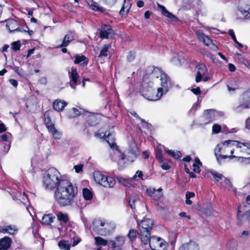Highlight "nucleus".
I'll list each match as a JSON object with an SVG mask.
<instances>
[{
	"label": "nucleus",
	"instance_id": "5",
	"mask_svg": "<svg viewBox=\"0 0 250 250\" xmlns=\"http://www.w3.org/2000/svg\"><path fill=\"white\" fill-rule=\"evenodd\" d=\"M92 229L98 234L106 235L110 232L109 224L100 219H95L93 222Z\"/></svg>",
	"mask_w": 250,
	"mask_h": 250
},
{
	"label": "nucleus",
	"instance_id": "20",
	"mask_svg": "<svg viewBox=\"0 0 250 250\" xmlns=\"http://www.w3.org/2000/svg\"><path fill=\"white\" fill-rule=\"evenodd\" d=\"M17 227L15 225H9L5 227H0V232L2 233H7L9 234L14 235L18 231Z\"/></svg>",
	"mask_w": 250,
	"mask_h": 250
},
{
	"label": "nucleus",
	"instance_id": "25",
	"mask_svg": "<svg viewBox=\"0 0 250 250\" xmlns=\"http://www.w3.org/2000/svg\"><path fill=\"white\" fill-rule=\"evenodd\" d=\"M68 76L71 81L77 84L79 77L77 69L73 67L71 68L70 70L68 71Z\"/></svg>",
	"mask_w": 250,
	"mask_h": 250
},
{
	"label": "nucleus",
	"instance_id": "12",
	"mask_svg": "<svg viewBox=\"0 0 250 250\" xmlns=\"http://www.w3.org/2000/svg\"><path fill=\"white\" fill-rule=\"evenodd\" d=\"M237 217L239 220L248 219L250 217V205H244L239 207Z\"/></svg>",
	"mask_w": 250,
	"mask_h": 250
},
{
	"label": "nucleus",
	"instance_id": "55",
	"mask_svg": "<svg viewBox=\"0 0 250 250\" xmlns=\"http://www.w3.org/2000/svg\"><path fill=\"white\" fill-rule=\"evenodd\" d=\"M135 53L132 52H129V53L128 54V55L127 56V59L128 61L131 62L133 60H134V59H135Z\"/></svg>",
	"mask_w": 250,
	"mask_h": 250
},
{
	"label": "nucleus",
	"instance_id": "24",
	"mask_svg": "<svg viewBox=\"0 0 250 250\" xmlns=\"http://www.w3.org/2000/svg\"><path fill=\"white\" fill-rule=\"evenodd\" d=\"M227 86L229 92H233L239 88L237 81L234 78H231L229 80Z\"/></svg>",
	"mask_w": 250,
	"mask_h": 250
},
{
	"label": "nucleus",
	"instance_id": "43",
	"mask_svg": "<svg viewBox=\"0 0 250 250\" xmlns=\"http://www.w3.org/2000/svg\"><path fill=\"white\" fill-rule=\"evenodd\" d=\"M155 157L160 162L162 163L163 162L164 159L162 156V150L160 147H158L156 150Z\"/></svg>",
	"mask_w": 250,
	"mask_h": 250
},
{
	"label": "nucleus",
	"instance_id": "58",
	"mask_svg": "<svg viewBox=\"0 0 250 250\" xmlns=\"http://www.w3.org/2000/svg\"><path fill=\"white\" fill-rule=\"evenodd\" d=\"M204 74L201 73L200 72H197V75L195 78V81L196 83H198L201 81L203 78V75Z\"/></svg>",
	"mask_w": 250,
	"mask_h": 250
},
{
	"label": "nucleus",
	"instance_id": "13",
	"mask_svg": "<svg viewBox=\"0 0 250 250\" xmlns=\"http://www.w3.org/2000/svg\"><path fill=\"white\" fill-rule=\"evenodd\" d=\"M160 80L161 87L159 88L161 89V92H162V94H163V93H166L168 91V88L171 86L170 79L168 76L165 73V74L161 75Z\"/></svg>",
	"mask_w": 250,
	"mask_h": 250
},
{
	"label": "nucleus",
	"instance_id": "35",
	"mask_svg": "<svg viewBox=\"0 0 250 250\" xmlns=\"http://www.w3.org/2000/svg\"><path fill=\"white\" fill-rule=\"evenodd\" d=\"M83 112L82 111H80L76 108L73 107L68 112V116L69 118H75L76 117L81 114L83 115Z\"/></svg>",
	"mask_w": 250,
	"mask_h": 250
},
{
	"label": "nucleus",
	"instance_id": "40",
	"mask_svg": "<svg viewBox=\"0 0 250 250\" xmlns=\"http://www.w3.org/2000/svg\"><path fill=\"white\" fill-rule=\"evenodd\" d=\"M118 182L125 187H129L131 185V180L125 179L122 177H117Z\"/></svg>",
	"mask_w": 250,
	"mask_h": 250
},
{
	"label": "nucleus",
	"instance_id": "50",
	"mask_svg": "<svg viewBox=\"0 0 250 250\" xmlns=\"http://www.w3.org/2000/svg\"><path fill=\"white\" fill-rule=\"evenodd\" d=\"M21 47L20 41L13 42L11 44V48L14 51L20 50Z\"/></svg>",
	"mask_w": 250,
	"mask_h": 250
},
{
	"label": "nucleus",
	"instance_id": "64",
	"mask_svg": "<svg viewBox=\"0 0 250 250\" xmlns=\"http://www.w3.org/2000/svg\"><path fill=\"white\" fill-rule=\"evenodd\" d=\"M195 194L194 192L188 191L186 194V198H190L194 197Z\"/></svg>",
	"mask_w": 250,
	"mask_h": 250
},
{
	"label": "nucleus",
	"instance_id": "33",
	"mask_svg": "<svg viewBox=\"0 0 250 250\" xmlns=\"http://www.w3.org/2000/svg\"><path fill=\"white\" fill-rule=\"evenodd\" d=\"M87 3L93 10L101 12L104 11V9L103 7L99 6L98 3L94 2L93 0H88Z\"/></svg>",
	"mask_w": 250,
	"mask_h": 250
},
{
	"label": "nucleus",
	"instance_id": "11",
	"mask_svg": "<svg viewBox=\"0 0 250 250\" xmlns=\"http://www.w3.org/2000/svg\"><path fill=\"white\" fill-rule=\"evenodd\" d=\"M6 27L10 33L18 31L26 32V30L24 28V26L20 25L18 22L14 19L9 20L6 23Z\"/></svg>",
	"mask_w": 250,
	"mask_h": 250
},
{
	"label": "nucleus",
	"instance_id": "39",
	"mask_svg": "<svg viewBox=\"0 0 250 250\" xmlns=\"http://www.w3.org/2000/svg\"><path fill=\"white\" fill-rule=\"evenodd\" d=\"M162 74H165V73L161 71V70H160L159 68L156 67L153 69L150 75L152 78H158L159 77H160L161 78V75H162Z\"/></svg>",
	"mask_w": 250,
	"mask_h": 250
},
{
	"label": "nucleus",
	"instance_id": "27",
	"mask_svg": "<svg viewBox=\"0 0 250 250\" xmlns=\"http://www.w3.org/2000/svg\"><path fill=\"white\" fill-rule=\"evenodd\" d=\"M125 241L124 237L118 236L115 238V240L110 241L111 247L113 248H119L124 245Z\"/></svg>",
	"mask_w": 250,
	"mask_h": 250
},
{
	"label": "nucleus",
	"instance_id": "1",
	"mask_svg": "<svg viewBox=\"0 0 250 250\" xmlns=\"http://www.w3.org/2000/svg\"><path fill=\"white\" fill-rule=\"evenodd\" d=\"M77 194V188L68 180H62L54 192V199L61 207L70 206Z\"/></svg>",
	"mask_w": 250,
	"mask_h": 250
},
{
	"label": "nucleus",
	"instance_id": "19",
	"mask_svg": "<svg viewBox=\"0 0 250 250\" xmlns=\"http://www.w3.org/2000/svg\"><path fill=\"white\" fill-rule=\"evenodd\" d=\"M198 245L194 242L189 241L188 243L182 245L179 250H199Z\"/></svg>",
	"mask_w": 250,
	"mask_h": 250
},
{
	"label": "nucleus",
	"instance_id": "29",
	"mask_svg": "<svg viewBox=\"0 0 250 250\" xmlns=\"http://www.w3.org/2000/svg\"><path fill=\"white\" fill-rule=\"evenodd\" d=\"M74 62L75 64H79L83 62L82 64L86 65L88 62V59L84 55H76L75 57Z\"/></svg>",
	"mask_w": 250,
	"mask_h": 250
},
{
	"label": "nucleus",
	"instance_id": "62",
	"mask_svg": "<svg viewBox=\"0 0 250 250\" xmlns=\"http://www.w3.org/2000/svg\"><path fill=\"white\" fill-rule=\"evenodd\" d=\"M104 1L107 4L111 6L116 2L117 0H104Z\"/></svg>",
	"mask_w": 250,
	"mask_h": 250
},
{
	"label": "nucleus",
	"instance_id": "21",
	"mask_svg": "<svg viewBox=\"0 0 250 250\" xmlns=\"http://www.w3.org/2000/svg\"><path fill=\"white\" fill-rule=\"evenodd\" d=\"M67 104L66 102L61 100H56L53 103L54 110L59 112L62 111Z\"/></svg>",
	"mask_w": 250,
	"mask_h": 250
},
{
	"label": "nucleus",
	"instance_id": "44",
	"mask_svg": "<svg viewBox=\"0 0 250 250\" xmlns=\"http://www.w3.org/2000/svg\"><path fill=\"white\" fill-rule=\"evenodd\" d=\"M211 174L213 176V178L216 182H218L220 180L223 181L225 177L222 174L217 173L214 171H211Z\"/></svg>",
	"mask_w": 250,
	"mask_h": 250
},
{
	"label": "nucleus",
	"instance_id": "9",
	"mask_svg": "<svg viewBox=\"0 0 250 250\" xmlns=\"http://www.w3.org/2000/svg\"><path fill=\"white\" fill-rule=\"evenodd\" d=\"M161 88H158L157 91L151 87L144 88L143 90L144 96L149 101H157L162 96V92H161Z\"/></svg>",
	"mask_w": 250,
	"mask_h": 250
},
{
	"label": "nucleus",
	"instance_id": "51",
	"mask_svg": "<svg viewBox=\"0 0 250 250\" xmlns=\"http://www.w3.org/2000/svg\"><path fill=\"white\" fill-rule=\"evenodd\" d=\"M238 60L241 63L245 65L246 66L250 65L249 60H247L245 57H243L242 55L239 57Z\"/></svg>",
	"mask_w": 250,
	"mask_h": 250
},
{
	"label": "nucleus",
	"instance_id": "10",
	"mask_svg": "<svg viewBox=\"0 0 250 250\" xmlns=\"http://www.w3.org/2000/svg\"><path fill=\"white\" fill-rule=\"evenodd\" d=\"M195 34L198 39L206 45L209 47L210 48L213 50H215L217 49V46L213 43L212 41L208 36L206 35L202 30H196Z\"/></svg>",
	"mask_w": 250,
	"mask_h": 250
},
{
	"label": "nucleus",
	"instance_id": "4",
	"mask_svg": "<svg viewBox=\"0 0 250 250\" xmlns=\"http://www.w3.org/2000/svg\"><path fill=\"white\" fill-rule=\"evenodd\" d=\"M140 236L142 244L145 246L148 244V237L151 235L154 222L149 218H145L141 222H138Z\"/></svg>",
	"mask_w": 250,
	"mask_h": 250
},
{
	"label": "nucleus",
	"instance_id": "23",
	"mask_svg": "<svg viewBox=\"0 0 250 250\" xmlns=\"http://www.w3.org/2000/svg\"><path fill=\"white\" fill-rule=\"evenodd\" d=\"M12 240L10 238L5 236L0 239V250H6L11 246Z\"/></svg>",
	"mask_w": 250,
	"mask_h": 250
},
{
	"label": "nucleus",
	"instance_id": "3",
	"mask_svg": "<svg viewBox=\"0 0 250 250\" xmlns=\"http://www.w3.org/2000/svg\"><path fill=\"white\" fill-rule=\"evenodd\" d=\"M65 179L57 169L51 167L44 174L42 179L43 186L45 189L53 190L58 187L62 180Z\"/></svg>",
	"mask_w": 250,
	"mask_h": 250
},
{
	"label": "nucleus",
	"instance_id": "16",
	"mask_svg": "<svg viewBox=\"0 0 250 250\" xmlns=\"http://www.w3.org/2000/svg\"><path fill=\"white\" fill-rule=\"evenodd\" d=\"M113 33V31L110 25L103 24L100 31V37L102 39H107Z\"/></svg>",
	"mask_w": 250,
	"mask_h": 250
},
{
	"label": "nucleus",
	"instance_id": "6",
	"mask_svg": "<svg viewBox=\"0 0 250 250\" xmlns=\"http://www.w3.org/2000/svg\"><path fill=\"white\" fill-rule=\"evenodd\" d=\"M95 181L105 188H113L116 181L112 177H107L102 173L97 172L94 175Z\"/></svg>",
	"mask_w": 250,
	"mask_h": 250
},
{
	"label": "nucleus",
	"instance_id": "54",
	"mask_svg": "<svg viewBox=\"0 0 250 250\" xmlns=\"http://www.w3.org/2000/svg\"><path fill=\"white\" fill-rule=\"evenodd\" d=\"M162 190V188H160L157 190L154 188H153L152 189H147V191H149L151 193V196L152 197L155 196V192L161 193Z\"/></svg>",
	"mask_w": 250,
	"mask_h": 250
},
{
	"label": "nucleus",
	"instance_id": "48",
	"mask_svg": "<svg viewBox=\"0 0 250 250\" xmlns=\"http://www.w3.org/2000/svg\"><path fill=\"white\" fill-rule=\"evenodd\" d=\"M223 132L225 134L235 133L237 131L236 128H229L227 126H223Z\"/></svg>",
	"mask_w": 250,
	"mask_h": 250
},
{
	"label": "nucleus",
	"instance_id": "36",
	"mask_svg": "<svg viewBox=\"0 0 250 250\" xmlns=\"http://www.w3.org/2000/svg\"><path fill=\"white\" fill-rule=\"evenodd\" d=\"M58 246L61 250H69L71 244L67 241L61 240L58 243Z\"/></svg>",
	"mask_w": 250,
	"mask_h": 250
},
{
	"label": "nucleus",
	"instance_id": "61",
	"mask_svg": "<svg viewBox=\"0 0 250 250\" xmlns=\"http://www.w3.org/2000/svg\"><path fill=\"white\" fill-rule=\"evenodd\" d=\"M192 166L193 167V170L194 171V172H197V173H200V169L199 167L196 164H193Z\"/></svg>",
	"mask_w": 250,
	"mask_h": 250
},
{
	"label": "nucleus",
	"instance_id": "52",
	"mask_svg": "<svg viewBox=\"0 0 250 250\" xmlns=\"http://www.w3.org/2000/svg\"><path fill=\"white\" fill-rule=\"evenodd\" d=\"M11 136L10 133L7 132L0 136V138L4 142H8V139Z\"/></svg>",
	"mask_w": 250,
	"mask_h": 250
},
{
	"label": "nucleus",
	"instance_id": "34",
	"mask_svg": "<svg viewBox=\"0 0 250 250\" xmlns=\"http://www.w3.org/2000/svg\"><path fill=\"white\" fill-rule=\"evenodd\" d=\"M227 247L229 250H236L238 247L237 241L233 238L230 239L227 244Z\"/></svg>",
	"mask_w": 250,
	"mask_h": 250
},
{
	"label": "nucleus",
	"instance_id": "17",
	"mask_svg": "<svg viewBox=\"0 0 250 250\" xmlns=\"http://www.w3.org/2000/svg\"><path fill=\"white\" fill-rule=\"evenodd\" d=\"M219 115H221V113L213 109H207L204 112V117L208 121L207 123H209L210 121L214 119L216 117Z\"/></svg>",
	"mask_w": 250,
	"mask_h": 250
},
{
	"label": "nucleus",
	"instance_id": "32",
	"mask_svg": "<svg viewBox=\"0 0 250 250\" xmlns=\"http://www.w3.org/2000/svg\"><path fill=\"white\" fill-rule=\"evenodd\" d=\"M95 136L96 137L100 138H104L105 139H109L110 136H111V134L109 132V131L107 132L104 131V129L103 128L100 129L98 132L95 133Z\"/></svg>",
	"mask_w": 250,
	"mask_h": 250
},
{
	"label": "nucleus",
	"instance_id": "8",
	"mask_svg": "<svg viewBox=\"0 0 250 250\" xmlns=\"http://www.w3.org/2000/svg\"><path fill=\"white\" fill-rule=\"evenodd\" d=\"M240 104L235 108V111L240 112L242 109L250 107V89L244 92L239 99Z\"/></svg>",
	"mask_w": 250,
	"mask_h": 250
},
{
	"label": "nucleus",
	"instance_id": "42",
	"mask_svg": "<svg viewBox=\"0 0 250 250\" xmlns=\"http://www.w3.org/2000/svg\"><path fill=\"white\" fill-rule=\"evenodd\" d=\"M83 196L86 200H90L92 198V193L91 191L87 188L83 189Z\"/></svg>",
	"mask_w": 250,
	"mask_h": 250
},
{
	"label": "nucleus",
	"instance_id": "59",
	"mask_svg": "<svg viewBox=\"0 0 250 250\" xmlns=\"http://www.w3.org/2000/svg\"><path fill=\"white\" fill-rule=\"evenodd\" d=\"M39 82L41 84L45 85L47 83V81L46 78L43 77L40 78L39 80Z\"/></svg>",
	"mask_w": 250,
	"mask_h": 250
},
{
	"label": "nucleus",
	"instance_id": "56",
	"mask_svg": "<svg viewBox=\"0 0 250 250\" xmlns=\"http://www.w3.org/2000/svg\"><path fill=\"white\" fill-rule=\"evenodd\" d=\"M83 167V165L82 164H80L78 165H76L74 167V168L76 172L79 173L82 171Z\"/></svg>",
	"mask_w": 250,
	"mask_h": 250
},
{
	"label": "nucleus",
	"instance_id": "49",
	"mask_svg": "<svg viewBox=\"0 0 250 250\" xmlns=\"http://www.w3.org/2000/svg\"><path fill=\"white\" fill-rule=\"evenodd\" d=\"M138 199V197L137 195H135L130 199L129 203V206L132 209H134L135 208V203Z\"/></svg>",
	"mask_w": 250,
	"mask_h": 250
},
{
	"label": "nucleus",
	"instance_id": "38",
	"mask_svg": "<svg viewBox=\"0 0 250 250\" xmlns=\"http://www.w3.org/2000/svg\"><path fill=\"white\" fill-rule=\"evenodd\" d=\"M110 47V44H104L101 49L99 57H107L108 53V49Z\"/></svg>",
	"mask_w": 250,
	"mask_h": 250
},
{
	"label": "nucleus",
	"instance_id": "28",
	"mask_svg": "<svg viewBox=\"0 0 250 250\" xmlns=\"http://www.w3.org/2000/svg\"><path fill=\"white\" fill-rule=\"evenodd\" d=\"M52 112L47 111L44 114L45 125H54L55 122L52 119Z\"/></svg>",
	"mask_w": 250,
	"mask_h": 250
},
{
	"label": "nucleus",
	"instance_id": "30",
	"mask_svg": "<svg viewBox=\"0 0 250 250\" xmlns=\"http://www.w3.org/2000/svg\"><path fill=\"white\" fill-rule=\"evenodd\" d=\"M55 218V216L52 214H44L42 217V223L46 225H50Z\"/></svg>",
	"mask_w": 250,
	"mask_h": 250
},
{
	"label": "nucleus",
	"instance_id": "47",
	"mask_svg": "<svg viewBox=\"0 0 250 250\" xmlns=\"http://www.w3.org/2000/svg\"><path fill=\"white\" fill-rule=\"evenodd\" d=\"M197 68H198L197 72H200L204 74H205L208 70L205 65L203 63L199 64V65L197 66Z\"/></svg>",
	"mask_w": 250,
	"mask_h": 250
},
{
	"label": "nucleus",
	"instance_id": "63",
	"mask_svg": "<svg viewBox=\"0 0 250 250\" xmlns=\"http://www.w3.org/2000/svg\"><path fill=\"white\" fill-rule=\"evenodd\" d=\"M161 167L164 170H168L170 168V167L167 163H163L161 165Z\"/></svg>",
	"mask_w": 250,
	"mask_h": 250
},
{
	"label": "nucleus",
	"instance_id": "15",
	"mask_svg": "<svg viewBox=\"0 0 250 250\" xmlns=\"http://www.w3.org/2000/svg\"><path fill=\"white\" fill-rule=\"evenodd\" d=\"M83 115L87 118V121L89 124H94L96 125L99 124L101 117L100 115L89 112L87 111H85L83 109Z\"/></svg>",
	"mask_w": 250,
	"mask_h": 250
},
{
	"label": "nucleus",
	"instance_id": "7",
	"mask_svg": "<svg viewBox=\"0 0 250 250\" xmlns=\"http://www.w3.org/2000/svg\"><path fill=\"white\" fill-rule=\"evenodd\" d=\"M148 243L151 250H166L167 246L163 239L155 236L148 237Z\"/></svg>",
	"mask_w": 250,
	"mask_h": 250
},
{
	"label": "nucleus",
	"instance_id": "37",
	"mask_svg": "<svg viewBox=\"0 0 250 250\" xmlns=\"http://www.w3.org/2000/svg\"><path fill=\"white\" fill-rule=\"evenodd\" d=\"M221 184L223 185H224L229 190H232L233 191H236V188L233 187L230 180L225 177H224L223 181L221 182Z\"/></svg>",
	"mask_w": 250,
	"mask_h": 250
},
{
	"label": "nucleus",
	"instance_id": "57",
	"mask_svg": "<svg viewBox=\"0 0 250 250\" xmlns=\"http://www.w3.org/2000/svg\"><path fill=\"white\" fill-rule=\"evenodd\" d=\"M229 34L231 36L232 40L234 42H237V40L234 34V32L232 29H229Z\"/></svg>",
	"mask_w": 250,
	"mask_h": 250
},
{
	"label": "nucleus",
	"instance_id": "45",
	"mask_svg": "<svg viewBox=\"0 0 250 250\" xmlns=\"http://www.w3.org/2000/svg\"><path fill=\"white\" fill-rule=\"evenodd\" d=\"M139 234L138 232L136 230L131 229L129 230L128 234V237L131 241H133L136 236Z\"/></svg>",
	"mask_w": 250,
	"mask_h": 250
},
{
	"label": "nucleus",
	"instance_id": "31",
	"mask_svg": "<svg viewBox=\"0 0 250 250\" xmlns=\"http://www.w3.org/2000/svg\"><path fill=\"white\" fill-rule=\"evenodd\" d=\"M74 40L73 36L71 33H68L66 35L63 40L62 43L59 46V47H66L69 43Z\"/></svg>",
	"mask_w": 250,
	"mask_h": 250
},
{
	"label": "nucleus",
	"instance_id": "53",
	"mask_svg": "<svg viewBox=\"0 0 250 250\" xmlns=\"http://www.w3.org/2000/svg\"><path fill=\"white\" fill-rule=\"evenodd\" d=\"M223 127H221V126H212V133H218L220 131L223 132Z\"/></svg>",
	"mask_w": 250,
	"mask_h": 250
},
{
	"label": "nucleus",
	"instance_id": "60",
	"mask_svg": "<svg viewBox=\"0 0 250 250\" xmlns=\"http://www.w3.org/2000/svg\"><path fill=\"white\" fill-rule=\"evenodd\" d=\"M191 91L195 95H198L201 93V90L199 87H197L195 88H192Z\"/></svg>",
	"mask_w": 250,
	"mask_h": 250
},
{
	"label": "nucleus",
	"instance_id": "22",
	"mask_svg": "<svg viewBox=\"0 0 250 250\" xmlns=\"http://www.w3.org/2000/svg\"><path fill=\"white\" fill-rule=\"evenodd\" d=\"M157 6L161 10L162 14L164 15L166 17H167V18H169L171 20L173 21H177V18L175 16L173 15L172 13L168 11L164 6L161 5L159 3H157Z\"/></svg>",
	"mask_w": 250,
	"mask_h": 250
},
{
	"label": "nucleus",
	"instance_id": "41",
	"mask_svg": "<svg viewBox=\"0 0 250 250\" xmlns=\"http://www.w3.org/2000/svg\"><path fill=\"white\" fill-rule=\"evenodd\" d=\"M94 239L97 246H105L107 244V241L101 237H95Z\"/></svg>",
	"mask_w": 250,
	"mask_h": 250
},
{
	"label": "nucleus",
	"instance_id": "26",
	"mask_svg": "<svg viewBox=\"0 0 250 250\" xmlns=\"http://www.w3.org/2000/svg\"><path fill=\"white\" fill-rule=\"evenodd\" d=\"M48 131L51 134L53 137L57 140L61 139L62 133L56 129L55 126H46Z\"/></svg>",
	"mask_w": 250,
	"mask_h": 250
},
{
	"label": "nucleus",
	"instance_id": "2",
	"mask_svg": "<svg viewBox=\"0 0 250 250\" xmlns=\"http://www.w3.org/2000/svg\"><path fill=\"white\" fill-rule=\"evenodd\" d=\"M243 146V151L250 155V143H242L233 140H227L221 142L216 146L214 148V154L219 161L229 157H234L231 155L233 153L234 147L241 148Z\"/></svg>",
	"mask_w": 250,
	"mask_h": 250
},
{
	"label": "nucleus",
	"instance_id": "46",
	"mask_svg": "<svg viewBox=\"0 0 250 250\" xmlns=\"http://www.w3.org/2000/svg\"><path fill=\"white\" fill-rule=\"evenodd\" d=\"M167 152L169 155H171V157H172L173 158H174L175 159H178L181 156V153L178 151H176L175 152L172 150H167Z\"/></svg>",
	"mask_w": 250,
	"mask_h": 250
},
{
	"label": "nucleus",
	"instance_id": "18",
	"mask_svg": "<svg viewBox=\"0 0 250 250\" xmlns=\"http://www.w3.org/2000/svg\"><path fill=\"white\" fill-rule=\"evenodd\" d=\"M56 215L58 221L62 226L66 224L69 222V218L67 213L58 211L56 212Z\"/></svg>",
	"mask_w": 250,
	"mask_h": 250
},
{
	"label": "nucleus",
	"instance_id": "14",
	"mask_svg": "<svg viewBox=\"0 0 250 250\" xmlns=\"http://www.w3.org/2000/svg\"><path fill=\"white\" fill-rule=\"evenodd\" d=\"M238 9L245 17L250 14V0H240Z\"/></svg>",
	"mask_w": 250,
	"mask_h": 250
}]
</instances>
